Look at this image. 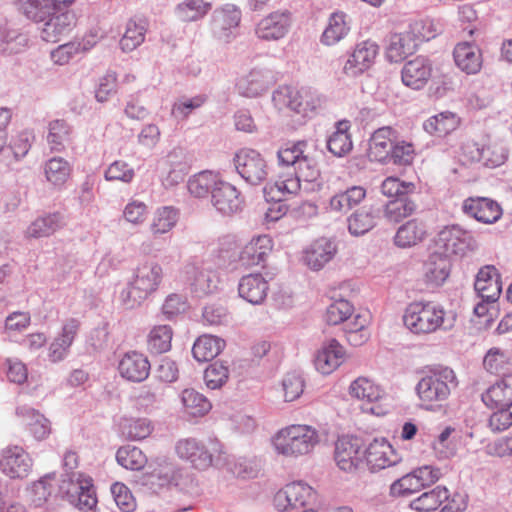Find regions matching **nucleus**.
<instances>
[{"label":"nucleus","instance_id":"obj_32","mask_svg":"<svg viewBox=\"0 0 512 512\" xmlns=\"http://www.w3.org/2000/svg\"><path fill=\"white\" fill-rule=\"evenodd\" d=\"M79 326V321L74 318L68 319L63 324L61 334L49 346L48 357L50 361L56 363L66 358L78 333Z\"/></svg>","mask_w":512,"mask_h":512},{"label":"nucleus","instance_id":"obj_26","mask_svg":"<svg viewBox=\"0 0 512 512\" xmlns=\"http://www.w3.org/2000/svg\"><path fill=\"white\" fill-rule=\"evenodd\" d=\"M337 253V246L331 239L322 237L311 243L304 251L306 265L314 270H321Z\"/></svg>","mask_w":512,"mask_h":512},{"label":"nucleus","instance_id":"obj_3","mask_svg":"<svg viewBox=\"0 0 512 512\" xmlns=\"http://www.w3.org/2000/svg\"><path fill=\"white\" fill-rule=\"evenodd\" d=\"M163 279V269L155 261L140 264L134 273L133 280L121 294V300L128 309L140 305L149 295L154 293Z\"/></svg>","mask_w":512,"mask_h":512},{"label":"nucleus","instance_id":"obj_64","mask_svg":"<svg viewBox=\"0 0 512 512\" xmlns=\"http://www.w3.org/2000/svg\"><path fill=\"white\" fill-rule=\"evenodd\" d=\"M229 377V369L223 362L216 361L210 364L204 372V381L208 388L222 387Z\"/></svg>","mask_w":512,"mask_h":512},{"label":"nucleus","instance_id":"obj_6","mask_svg":"<svg viewBox=\"0 0 512 512\" xmlns=\"http://www.w3.org/2000/svg\"><path fill=\"white\" fill-rule=\"evenodd\" d=\"M272 101L278 109L289 108L302 116H310L325 103V97L310 87L296 89L291 86H280L273 92Z\"/></svg>","mask_w":512,"mask_h":512},{"label":"nucleus","instance_id":"obj_36","mask_svg":"<svg viewBox=\"0 0 512 512\" xmlns=\"http://www.w3.org/2000/svg\"><path fill=\"white\" fill-rule=\"evenodd\" d=\"M344 348L335 339H330L317 353L314 364L322 374H330L341 364L344 357Z\"/></svg>","mask_w":512,"mask_h":512},{"label":"nucleus","instance_id":"obj_56","mask_svg":"<svg viewBox=\"0 0 512 512\" xmlns=\"http://www.w3.org/2000/svg\"><path fill=\"white\" fill-rule=\"evenodd\" d=\"M417 205L411 198V195L397 198L390 201L384 210V216L390 222H399L403 218L412 215L416 211Z\"/></svg>","mask_w":512,"mask_h":512},{"label":"nucleus","instance_id":"obj_9","mask_svg":"<svg viewBox=\"0 0 512 512\" xmlns=\"http://www.w3.org/2000/svg\"><path fill=\"white\" fill-rule=\"evenodd\" d=\"M435 247L437 250L448 256L463 257L468 253L475 252L478 247V241L473 233L459 224L444 226L435 237Z\"/></svg>","mask_w":512,"mask_h":512},{"label":"nucleus","instance_id":"obj_41","mask_svg":"<svg viewBox=\"0 0 512 512\" xmlns=\"http://www.w3.org/2000/svg\"><path fill=\"white\" fill-rule=\"evenodd\" d=\"M365 196L366 190L362 186L349 187L330 198L328 209L336 213H347L360 204Z\"/></svg>","mask_w":512,"mask_h":512},{"label":"nucleus","instance_id":"obj_18","mask_svg":"<svg viewBox=\"0 0 512 512\" xmlns=\"http://www.w3.org/2000/svg\"><path fill=\"white\" fill-rule=\"evenodd\" d=\"M212 206L224 216H231L242 209L243 200L238 189L222 179L213 189Z\"/></svg>","mask_w":512,"mask_h":512},{"label":"nucleus","instance_id":"obj_47","mask_svg":"<svg viewBox=\"0 0 512 512\" xmlns=\"http://www.w3.org/2000/svg\"><path fill=\"white\" fill-rule=\"evenodd\" d=\"M448 498V490L443 486H437L412 500L410 507L419 512H430L438 509Z\"/></svg>","mask_w":512,"mask_h":512},{"label":"nucleus","instance_id":"obj_8","mask_svg":"<svg viewBox=\"0 0 512 512\" xmlns=\"http://www.w3.org/2000/svg\"><path fill=\"white\" fill-rule=\"evenodd\" d=\"M62 477L60 491L67 501L80 512H94L97 497L92 478L81 472L65 473Z\"/></svg>","mask_w":512,"mask_h":512},{"label":"nucleus","instance_id":"obj_15","mask_svg":"<svg viewBox=\"0 0 512 512\" xmlns=\"http://www.w3.org/2000/svg\"><path fill=\"white\" fill-rule=\"evenodd\" d=\"M32 469V459L20 446H9L0 454V470L10 478H25Z\"/></svg>","mask_w":512,"mask_h":512},{"label":"nucleus","instance_id":"obj_11","mask_svg":"<svg viewBox=\"0 0 512 512\" xmlns=\"http://www.w3.org/2000/svg\"><path fill=\"white\" fill-rule=\"evenodd\" d=\"M73 0L62 1L43 22L41 38L46 42H57L68 34L76 23V15L70 9Z\"/></svg>","mask_w":512,"mask_h":512},{"label":"nucleus","instance_id":"obj_58","mask_svg":"<svg viewBox=\"0 0 512 512\" xmlns=\"http://www.w3.org/2000/svg\"><path fill=\"white\" fill-rule=\"evenodd\" d=\"M211 5L203 0H185L176 7L177 17L184 22L197 21L204 17Z\"/></svg>","mask_w":512,"mask_h":512},{"label":"nucleus","instance_id":"obj_39","mask_svg":"<svg viewBox=\"0 0 512 512\" xmlns=\"http://www.w3.org/2000/svg\"><path fill=\"white\" fill-rule=\"evenodd\" d=\"M349 395L360 401L374 403L381 401L385 396V390L367 377H358L349 386Z\"/></svg>","mask_w":512,"mask_h":512},{"label":"nucleus","instance_id":"obj_62","mask_svg":"<svg viewBox=\"0 0 512 512\" xmlns=\"http://www.w3.org/2000/svg\"><path fill=\"white\" fill-rule=\"evenodd\" d=\"M415 190L414 183L401 181L397 177H387L381 184L382 194L395 199L412 195Z\"/></svg>","mask_w":512,"mask_h":512},{"label":"nucleus","instance_id":"obj_14","mask_svg":"<svg viewBox=\"0 0 512 512\" xmlns=\"http://www.w3.org/2000/svg\"><path fill=\"white\" fill-rule=\"evenodd\" d=\"M291 23L292 19L289 11H274L256 24L255 35L263 41H278L287 35Z\"/></svg>","mask_w":512,"mask_h":512},{"label":"nucleus","instance_id":"obj_30","mask_svg":"<svg viewBox=\"0 0 512 512\" xmlns=\"http://www.w3.org/2000/svg\"><path fill=\"white\" fill-rule=\"evenodd\" d=\"M273 248L272 239L268 235L252 238L241 250L239 260L245 266L262 264Z\"/></svg>","mask_w":512,"mask_h":512},{"label":"nucleus","instance_id":"obj_59","mask_svg":"<svg viewBox=\"0 0 512 512\" xmlns=\"http://www.w3.org/2000/svg\"><path fill=\"white\" fill-rule=\"evenodd\" d=\"M172 329L168 325L155 326L148 336V349L155 354H162L170 350Z\"/></svg>","mask_w":512,"mask_h":512},{"label":"nucleus","instance_id":"obj_23","mask_svg":"<svg viewBox=\"0 0 512 512\" xmlns=\"http://www.w3.org/2000/svg\"><path fill=\"white\" fill-rule=\"evenodd\" d=\"M273 83L272 71L254 68L238 80L236 87L242 96L254 98L266 92Z\"/></svg>","mask_w":512,"mask_h":512},{"label":"nucleus","instance_id":"obj_37","mask_svg":"<svg viewBox=\"0 0 512 512\" xmlns=\"http://www.w3.org/2000/svg\"><path fill=\"white\" fill-rule=\"evenodd\" d=\"M483 403L489 408L512 404V373L505 374L500 381L490 386L482 394Z\"/></svg>","mask_w":512,"mask_h":512},{"label":"nucleus","instance_id":"obj_48","mask_svg":"<svg viewBox=\"0 0 512 512\" xmlns=\"http://www.w3.org/2000/svg\"><path fill=\"white\" fill-rule=\"evenodd\" d=\"M64 224L63 216L59 213L48 214L37 218L26 230L27 237H47L57 231Z\"/></svg>","mask_w":512,"mask_h":512},{"label":"nucleus","instance_id":"obj_20","mask_svg":"<svg viewBox=\"0 0 512 512\" xmlns=\"http://www.w3.org/2000/svg\"><path fill=\"white\" fill-rule=\"evenodd\" d=\"M334 458L337 466L345 472H352L357 469L364 460L359 439L349 437L338 439L335 445Z\"/></svg>","mask_w":512,"mask_h":512},{"label":"nucleus","instance_id":"obj_35","mask_svg":"<svg viewBox=\"0 0 512 512\" xmlns=\"http://www.w3.org/2000/svg\"><path fill=\"white\" fill-rule=\"evenodd\" d=\"M16 415L28 426L29 432L38 440L46 439L51 433L49 420L34 408L22 405L16 408Z\"/></svg>","mask_w":512,"mask_h":512},{"label":"nucleus","instance_id":"obj_33","mask_svg":"<svg viewBox=\"0 0 512 512\" xmlns=\"http://www.w3.org/2000/svg\"><path fill=\"white\" fill-rule=\"evenodd\" d=\"M182 470L174 463H160L153 471L145 476L144 484L153 491L164 487L178 486Z\"/></svg>","mask_w":512,"mask_h":512},{"label":"nucleus","instance_id":"obj_49","mask_svg":"<svg viewBox=\"0 0 512 512\" xmlns=\"http://www.w3.org/2000/svg\"><path fill=\"white\" fill-rule=\"evenodd\" d=\"M72 128L65 120H53L48 125L47 143L52 151L60 152L70 142Z\"/></svg>","mask_w":512,"mask_h":512},{"label":"nucleus","instance_id":"obj_31","mask_svg":"<svg viewBox=\"0 0 512 512\" xmlns=\"http://www.w3.org/2000/svg\"><path fill=\"white\" fill-rule=\"evenodd\" d=\"M451 260L448 256L435 250L424 263V277L432 286L442 285L450 275Z\"/></svg>","mask_w":512,"mask_h":512},{"label":"nucleus","instance_id":"obj_17","mask_svg":"<svg viewBox=\"0 0 512 512\" xmlns=\"http://www.w3.org/2000/svg\"><path fill=\"white\" fill-rule=\"evenodd\" d=\"M378 51L379 47L374 41L366 40L357 44L343 67L344 73L351 77L362 74L372 66Z\"/></svg>","mask_w":512,"mask_h":512},{"label":"nucleus","instance_id":"obj_50","mask_svg":"<svg viewBox=\"0 0 512 512\" xmlns=\"http://www.w3.org/2000/svg\"><path fill=\"white\" fill-rule=\"evenodd\" d=\"M21 9L28 19L35 22L45 21L60 4L56 0H19Z\"/></svg>","mask_w":512,"mask_h":512},{"label":"nucleus","instance_id":"obj_46","mask_svg":"<svg viewBox=\"0 0 512 512\" xmlns=\"http://www.w3.org/2000/svg\"><path fill=\"white\" fill-rule=\"evenodd\" d=\"M220 176L212 171H202L190 177L187 182L189 193L196 198H204L213 194V189L218 186Z\"/></svg>","mask_w":512,"mask_h":512},{"label":"nucleus","instance_id":"obj_51","mask_svg":"<svg viewBox=\"0 0 512 512\" xmlns=\"http://www.w3.org/2000/svg\"><path fill=\"white\" fill-rule=\"evenodd\" d=\"M458 126V118L452 112H442L431 116L423 123V128L429 134L445 136Z\"/></svg>","mask_w":512,"mask_h":512},{"label":"nucleus","instance_id":"obj_29","mask_svg":"<svg viewBox=\"0 0 512 512\" xmlns=\"http://www.w3.org/2000/svg\"><path fill=\"white\" fill-rule=\"evenodd\" d=\"M395 140L396 131L393 128L384 126L377 129L369 140L368 155L370 159L387 163Z\"/></svg>","mask_w":512,"mask_h":512},{"label":"nucleus","instance_id":"obj_57","mask_svg":"<svg viewBox=\"0 0 512 512\" xmlns=\"http://www.w3.org/2000/svg\"><path fill=\"white\" fill-rule=\"evenodd\" d=\"M29 43L26 33L18 30L0 29V50L10 54L22 52Z\"/></svg>","mask_w":512,"mask_h":512},{"label":"nucleus","instance_id":"obj_1","mask_svg":"<svg viewBox=\"0 0 512 512\" xmlns=\"http://www.w3.org/2000/svg\"><path fill=\"white\" fill-rule=\"evenodd\" d=\"M306 148V141H298L287 143L278 150V164L292 168L293 173H289L285 178L280 177L274 184L264 188L267 201L280 202L286 196L296 194L302 182L311 184L309 189L312 190L321 187L320 170L314 158L306 153Z\"/></svg>","mask_w":512,"mask_h":512},{"label":"nucleus","instance_id":"obj_28","mask_svg":"<svg viewBox=\"0 0 512 512\" xmlns=\"http://www.w3.org/2000/svg\"><path fill=\"white\" fill-rule=\"evenodd\" d=\"M269 285L260 273L243 276L238 283L239 296L253 305H260L267 297Z\"/></svg>","mask_w":512,"mask_h":512},{"label":"nucleus","instance_id":"obj_38","mask_svg":"<svg viewBox=\"0 0 512 512\" xmlns=\"http://www.w3.org/2000/svg\"><path fill=\"white\" fill-rule=\"evenodd\" d=\"M426 236V225L422 221L412 219L397 229L394 244L399 248H410L421 243Z\"/></svg>","mask_w":512,"mask_h":512},{"label":"nucleus","instance_id":"obj_16","mask_svg":"<svg viewBox=\"0 0 512 512\" xmlns=\"http://www.w3.org/2000/svg\"><path fill=\"white\" fill-rule=\"evenodd\" d=\"M241 20V11L231 4L217 9L212 17V32L214 36L224 42H230L236 35Z\"/></svg>","mask_w":512,"mask_h":512},{"label":"nucleus","instance_id":"obj_45","mask_svg":"<svg viewBox=\"0 0 512 512\" xmlns=\"http://www.w3.org/2000/svg\"><path fill=\"white\" fill-rule=\"evenodd\" d=\"M348 129V121H339L336 130L327 138V149L336 157H344L352 150L353 144Z\"/></svg>","mask_w":512,"mask_h":512},{"label":"nucleus","instance_id":"obj_43","mask_svg":"<svg viewBox=\"0 0 512 512\" xmlns=\"http://www.w3.org/2000/svg\"><path fill=\"white\" fill-rule=\"evenodd\" d=\"M379 209L363 206L348 218V230L352 235L359 236L367 233L376 225Z\"/></svg>","mask_w":512,"mask_h":512},{"label":"nucleus","instance_id":"obj_4","mask_svg":"<svg viewBox=\"0 0 512 512\" xmlns=\"http://www.w3.org/2000/svg\"><path fill=\"white\" fill-rule=\"evenodd\" d=\"M176 454L182 460L188 461L199 470H205L210 466L223 467L229 465L228 456L222 449V444L217 440H211L209 446L196 438L180 439L175 446Z\"/></svg>","mask_w":512,"mask_h":512},{"label":"nucleus","instance_id":"obj_63","mask_svg":"<svg viewBox=\"0 0 512 512\" xmlns=\"http://www.w3.org/2000/svg\"><path fill=\"white\" fill-rule=\"evenodd\" d=\"M135 177V170L127 162L116 160L111 163L104 172V178L109 181H120L125 184L131 183Z\"/></svg>","mask_w":512,"mask_h":512},{"label":"nucleus","instance_id":"obj_53","mask_svg":"<svg viewBox=\"0 0 512 512\" xmlns=\"http://www.w3.org/2000/svg\"><path fill=\"white\" fill-rule=\"evenodd\" d=\"M177 221V209L169 206L158 208L150 224V231L154 236L168 233L175 227Z\"/></svg>","mask_w":512,"mask_h":512},{"label":"nucleus","instance_id":"obj_25","mask_svg":"<svg viewBox=\"0 0 512 512\" xmlns=\"http://www.w3.org/2000/svg\"><path fill=\"white\" fill-rule=\"evenodd\" d=\"M463 212L477 221L492 224L498 221L502 215L500 205L485 197H470L463 202Z\"/></svg>","mask_w":512,"mask_h":512},{"label":"nucleus","instance_id":"obj_54","mask_svg":"<svg viewBox=\"0 0 512 512\" xmlns=\"http://www.w3.org/2000/svg\"><path fill=\"white\" fill-rule=\"evenodd\" d=\"M70 173V164L62 157H53L44 164L45 177L54 186L63 185L69 178Z\"/></svg>","mask_w":512,"mask_h":512},{"label":"nucleus","instance_id":"obj_21","mask_svg":"<svg viewBox=\"0 0 512 512\" xmlns=\"http://www.w3.org/2000/svg\"><path fill=\"white\" fill-rule=\"evenodd\" d=\"M432 62L425 56H417L406 62L401 70V79L405 86L414 90L422 89L432 75Z\"/></svg>","mask_w":512,"mask_h":512},{"label":"nucleus","instance_id":"obj_40","mask_svg":"<svg viewBox=\"0 0 512 512\" xmlns=\"http://www.w3.org/2000/svg\"><path fill=\"white\" fill-rule=\"evenodd\" d=\"M350 31V25L347 15L344 12H334L330 15L326 28L324 29L320 41L326 46L337 44L345 38Z\"/></svg>","mask_w":512,"mask_h":512},{"label":"nucleus","instance_id":"obj_60","mask_svg":"<svg viewBox=\"0 0 512 512\" xmlns=\"http://www.w3.org/2000/svg\"><path fill=\"white\" fill-rule=\"evenodd\" d=\"M116 459L119 465L129 470H140L147 462L143 452L138 447L130 445L120 447L116 453Z\"/></svg>","mask_w":512,"mask_h":512},{"label":"nucleus","instance_id":"obj_52","mask_svg":"<svg viewBox=\"0 0 512 512\" xmlns=\"http://www.w3.org/2000/svg\"><path fill=\"white\" fill-rule=\"evenodd\" d=\"M123 436L132 441L147 438L153 431V425L147 418H124L120 423Z\"/></svg>","mask_w":512,"mask_h":512},{"label":"nucleus","instance_id":"obj_55","mask_svg":"<svg viewBox=\"0 0 512 512\" xmlns=\"http://www.w3.org/2000/svg\"><path fill=\"white\" fill-rule=\"evenodd\" d=\"M181 402L185 412L192 416H203L211 409L208 399L194 389H184Z\"/></svg>","mask_w":512,"mask_h":512},{"label":"nucleus","instance_id":"obj_2","mask_svg":"<svg viewBox=\"0 0 512 512\" xmlns=\"http://www.w3.org/2000/svg\"><path fill=\"white\" fill-rule=\"evenodd\" d=\"M403 321L412 333L429 334L439 329H452L456 315L433 302H413L406 308Z\"/></svg>","mask_w":512,"mask_h":512},{"label":"nucleus","instance_id":"obj_13","mask_svg":"<svg viewBox=\"0 0 512 512\" xmlns=\"http://www.w3.org/2000/svg\"><path fill=\"white\" fill-rule=\"evenodd\" d=\"M462 150L472 161L481 162L488 168H496L503 165L509 155L508 148L502 142H491L486 145L467 142L462 145Z\"/></svg>","mask_w":512,"mask_h":512},{"label":"nucleus","instance_id":"obj_61","mask_svg":"<svg viewBox=\"0 0 512 512\" xmlns=\"http://www.w3.org/2000/svg\"><path fill=\"white\" fill-rule=\"evenodd\" d=\"M146 28L143 23L130 20L126 31L120 40V47L124 52H130L141 45L145 38Z\"/></svg>","mask_w":512,"mask_h":512},{"label":"nucleus","instance_id":"obj_34","mask_svg":"<svg viewBox=\"0 0 512 512\" xmlns=\"http://www.w3.org/2000/svg\"><path fill=\"white\" fill-rule=\"evenodd\" d=\"M453 56L457 67L467 74H476L482 67L480 49L470 42L457 44Z\"/></svg>","mask_w":512,"mask_h":512},{"label":"nucleus","instance_id":"obj_12","mask_svg":"<svg viewBox=\"0 0 512 512\" xmlns=\"http://www.w3.org/2000/svg\"><path fill=\"white\" fill-rule=\"evenodd\" d=\"M274 506L279 511L296 509L312 505L316 501V492L303 481H295L280 489L274 496Z\"/></svg>","mask_w":512,"mask_h":512},{"label":"nucleus","instance_id":"obj_19","mask_svg":"<svg viewBox=\"0 0 512 512\" xmlns=\"http://www.w3.org/2000/svg\"><path fill=\"white\" fill-rule=\"evenodd\" d=\"M363 453L364 459L372 472L394 466L401 460L385 439H374Z\"/></svg>","mask_w":512,"mask_h":512},{"label":"nucleus","instance_id":"obj_22","mask_svg":"<svg viewBox=\"0 0 512 512\" xmlns=\"http://www.w3.org/2000/svg\"><path fill=\"white\" fill-rule=\"evenodd\" d=\"M474 289L480 299L496 302L502 291L500 274L493 265L481 267L476 275Z\"/></svg>","mask_w":512,"mask_h":512},{"label":"nucleus","instance_id":"obj_44","mask_svg":"<svg viewBox=\"0 0 512 512\" xmlns=\"http://www.w3.org/2000/svg\"><path fill=\"white\" fill-rule=\"evenodd\" d=\"M225 347V341L213 335H202L196 339L192 347L193 357L198 362L214 359Z\"/></svg>","mask_w":512,"mask_h":512},{"label":"nucleus","instance_id":"obj_10","mask_svg":"<svg viewBox=\"0 0 512 512\" xmlns=\"http://www.w3.org/2000/svg\"><path fill=\"white\" fill-rule=\"evenodd\" d=\"M237 173L250 185L262 184L268 177L269 168L264 157L256 150L243 148L233 157Z\"/></svg>","mask_w":512,"mask_h":512},{"label":"nucleus","instance_id":"obj_7","mask_svg":"<svg viewBox=\"0 0 512 512\" xmlns=\"http://www.w3.org/2000/svg\"><path fill=\"white\" fill-rule=\"evenodd\" d=\"M316 429L308 425H291L280 430L273 439L275 450L284 456H299L312 451L318 443Z\"/></svg>","mask_w":512,"mask_h":512},{"label":"nucleus","instance_id":"obj_24","mask_svg":"<svg viewBox=\"0 0 512 512\" xmlns=\"http://www.w3.org/2000/svg\"><path fill=\"white\" fill-rule=\"evenodd\" d=\"M192 289L199 296L214 292L217 289L219 279L214 271L204 266L203 263L193 261L185 266Z\"/></svg>","mask_w":512,"mask_h":512},{"label":"nucleus","instance_id":"obj_5","mask_svg":"<svg viewBox=\"0 0 512 512\" xmlns=\"http://www.w3.org/2000/svg\"><path fill=\"white\" fill-rule=\"evenodd\" d=\"M458 386V380L453 369L437 366L419 380L416 392L419 399L429 406L446 401L451 392Z\"/></svg>","mask_w":512,"mask_h":512},{"label":"nucleus","instance_id":"obj_27","mask_svg":"<svg viewBox=\"0 0 512 512\" xmlns=\"http://www.w3.org/2000/svg\"><path fill=\"white\" fill-rule=\"evenodd\" d=\"M150 362L142 353L127 352L119 361L118 370L120 375L131 382H142L150 373Z\"/></svg>","mask_w":512,"mask_h":512},{"label":"nucleus","instance_id":"obj_42","mask_svg":"<svg viewBox=\"0 0 512 512\" xmlns=\"http://www.w3.org/2000/svg\"><path fill=\"white\" fill-rule=\"evenodd\" d=\"M417 46L418 44L407 30L401 33H395L389 38L386 50L387 58L390 62H399L407 55L412 54Z\"/></svg>","mask_w":512,"mask_h":512}]
</instances>
